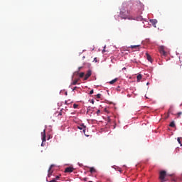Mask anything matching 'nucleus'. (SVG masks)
<instances>
[{"instance_id":"nucleus-1","label":"nucleus","mask_w":182,"mask_h":182,"mask_svg":"<svg viewBox=\"0 0 182 182\" xmlns=\"http://www.w3.org/2000/svg\"><path fill=\"white\" fill-rule=\"evenodd\" d=\"M166 176H167V172L166 171H161L159 173V179L161 180V181H166L164 178H166Z\"/></svg>"},{"instance_id":"nucleus-2","label":"nucleus","mask_w":182,"mask_h":182,"mask_svg":"<svg viewBox=\"0 0 182 182\" xmlns=\"http://www.w3.org/2000/svg\"><path fill=\"white\" fill-rule=\"evenodd\" d=\"M129 11L126 12V11H121L120 12V16L121 18H122V19H130V18H129Z\"/></svg>"},{"instance_id":"nucleus-3","label":"nucleus","mask_w":182,"mask_h":182,"mask_svg":"<svg viewBox=\"0 0 182 182\" xmlns=\"http://www.w3.org/2000/svg\"><path fill=\"white\" fill-rule=\"evenodd\" d=\"M42 134V144L41 146L43 147V144L46 143V134L45 133V129L43 130V132L41 133Z\"/></svg>"},{"instance_id":"nucleus-4","label":"nucleus","mask_w":182,"mask_h":182,"mask_svg":"<svg viewBox=\"0 0 182 182\" xmlns=\"http://www.w3.org/2000/svg\"><path fill=\"white\" fill-rule=\"evenodd\" d=\"M159 53H161V55H163L164 56H166V55H167V53H166V50H164V46H161L159 48Z\"/></svg>"},{"instance_id":"nucleus-5","label":"nucleus","mask_w":182,"mask_h":182,"mask_svg":"<svg viewBox=\"0 0 182 182\" xmlns=\"http://www.w3.org/2000/svg\"><path fill=\"white\" fill-rule=\"evenodd\" d=\"M91 76H92V70H90L86 73V75L84 77V80H87V79H89V77H90Z\"/></svg>"},{"instance_id":"nucleus-6","label":"nucleus","mask_w":182,"mask_h":182,"mask_svg":"<svg viewBox=\"0 0 182 182\" xmlns=\"http://www.w3.org/2000/svg\"><path fill=\"white\" fill-rule=\"evenodd\" d=\"M73 167H68L65 169V173H73Z\"/></svg>"},{"instance_id":"nucleus-7","label":"nucleus","mask_w":182,"mask_h":182,"mask_svg":"<svg viewBox=\"0 0 182 182\" xmlns=\"http://www.w3.org/2000/svg\"><path fill=\"white\" fill-rule=\"evenodd\" d=\"M78 129L80 130H82L83 133H86V127L85 125H80L78 126Z\"/></svg>"},{"instance_id":"nucleus-8","label":"nucleus","mask_w":182,"mask_h":182,"mask_svg":"<svg viewBox=\"0 0 182 182\" xmlns=\"http://www.w3.org/2000/svg\"><path fill=\"white\" fill-rule=\"evenodd\" d=\"M149 22L152 23V25L156 28V25L157 24V20L156 19H151L149 20Z\"/></svg>"},{"instance_id":"nucleus-9","label":"nucleus","mask_w":182,"mask_h":182,"mask_svg":"<svg viewBox=\"0 0 182 182\" xmlns=\"http://www.w3.org/2000/svg\"><path fill=\"white\" fill-rule=\"evenodd\" d=\"M146 59L147 60H149V62H151V63L153 62V59H151V56L149 55V53H146Z\"/></svg>"},{"instance_id":"nucleus-10","label":"nucleus","mask_w":182,"mask_h":182,"mask_svg":"<svg viewBox=\"0 0 182 182\" xmlns=\"http://www.w3.org/2000/svg\"><path fill=\"white\" fill-rule=\"evenodd\" d=\"M173 106H171L168 111V116H169L170 113H171V114H173Z\"/></svg>"},{"instance_id":"nucleus-11","label":"nucleus","mask_w":182,"mask_h":182,"mask_svg":"<svg viewBox=\"0 0 182 182\" xmlns=\"http://www.w3.org/2000/svg\"><path fill=\"white\" fill-rule=\"evenodd\" d=\"M52 167H53V165H51L48 169V177H50V176H52V171L50 170H52Z\"/></svg>"},{"instance_id":"nucleus-12","label":"nucleus","mask_w":182,"mask_h":182,"mask_svg":"<svg viewBox=\"0 0 182 182\" xmlns=\"http://www.w3.org/2000/svg\"><path fill=\"white\" fill-rule=\"evenodd\" d=\"M117 80H119L118 78H114V80H111V81L109 82V85H113L114 83H116V82H117Z\"/></svg>"},{"instance_id":"nucleus-13","label":"nucleus","mask_w":182,"mask_h":182,"mask_svg":"<svg viewBox=\"0 0 182 182\" xmlns=\"http://www.w3.org/2000/svg\"><path fill=\"white\" fill-rule=\"evenodd\" d=\"M90 172L92 174V173H96V169L94 167L90 168Z\"/></svg>"},{"instance_id":"nucleus-14","label":"nucleus","mask_w":182,"mask_h":182,"mask_svg":"<svg viewBox=\"0 0 182 182\" xmlns=\"http://www.w3.org/2000/svg\"><path fill=\"white\" fill-rule=\"evenodd\" d=\"M170 127H176V123L174 122V121H172L170 124H169Z\"/></svg>"},{"instance_id":"nucleus-15","label":"nucleus","mask_w":182,"mask_h":182,"mask_svg":"<svg viewBox=\"0 0 182 182\" xmlns=\"http://www.w3.org/2000/svg\"><path fill=\"white\" fill-rule=\"evenodd\" d=\"M137 82H140L141 80V74H139L136 77Z\"/></svg>"},{"instance_id":"nucleus-16","label":"nucleus","mask_w":182,"mask_h":182,"mask_svg":"<svg viewBox=\"0 0 182 182\" xmlns=\"http://www.w3.org/2000/svg\"><path fill=\"white\" fill-rule=\"evenodd\" d=\"M77 82H79V79H76L75 80L71 85H73V86L76 85V84L77 83Z\"/></svg>"},{"instance_id":"nucleus-17","label":"nucleus","mask_w":182,"mask_h":182,"mask_svg":"<svg viewBox=\"0 0 182 182\" xmlns=\"http://www.w3.org/2000/svg\"><path fill=\"white\" fill-rule=\"evenodd\" d=\"M139 46H140L139 45L137 46H131L130 48L131 49H134V48H139Z\"/></svg>"},{"instance_id":"nucleus-18","label":"nucleus","mask_w":182,"mask_h":182,"mask_svg":"<svg viewBox=\"0 0 182 182\" xmlns=\"http://www.w3.org/2000/svg\"><path fill=\"white\" fill-rule=\"evenodd\" d=\"M181 114H182V112H179L176 114V116H177V117H180V116H181Z\"/></svg>"},{"instance_id":"nucleus-19","label":"nucleus","mask_w":182,"mask_h":182,"mask_svg":"<svg viewBox=\"0 0 182 182\" xmlns=\"http://www.w3.org/2000/svg\"><path fill=\"white\" fill-rule=\"evenodd\" d=\"M83 76H85V73H80V77H83Z\"/></svg>"},{"instance_id":"nucleus-20","label":"nucleus","mask_w":182,"mask_h":182,"mask_svg":"<svg viewBox=\"0 0 182 182\" xmlns=\"http://www.w3.org/2000/svg\"><path fill=\"white\" fill-rule=\"evenodd\" d=\"M96 96H97V99H100V97H102L101 94H97Z\"/></svg>"},{"instance_id":"nucleus-21","label":"nucleus","mask_w":182,"mask_h":182,"mask_svg":"<svg viewBox=\"0 0 182 182\" xmlns=\"http://www.w3.org/2000/svg\"><path fill=\"white\" fill-rule=\"evenodd\" d=\"M177 140H178V142L179 143V144H181V139L180 137H178L177 139Z\"/></svg>"},{"instance_id":"nucleus-22","label":"nucleus","mask_w":182,"mask_h":182,"mask_svg":"<svg viewBox=\"0 0 182 182\" xmlns=\"http://www.w3.org/2000/svg\"><path fill=\"white\" fill-rule=\"evenodd\" d=\"M79 105H77V104H74L73 105V108L74 109H77V107H78Z\"/></svg>"},{"instance_id":"nucleus-23","label":"nucleus","mask_w":182,"mask_h":182,"mask_svg":"<svg viewBox=\"0 0 182 182\" xmlns=\"http://www.w3.org/2000/svg\"><path fill=\"white\" fill-rule=\"evenodd\" d=\"M105 49H106V46H105L104 49L102 50V53H105V52H106V50Z\"/></svg>"},{"instance_id":"nucleus-24","label":"nucleus","mask_w":182,"mask_h":182,"mask_svg":"<svg viewBox=\"0 0 182 182\" xmlns=\"http://www.w3.org/2000/svg\"><path fill=\"white\" fill-rule=\"evenodd\" d=\"M94 62L97 63V58H94Z\"/></svg>"},{"instance_id":"nucleus-25","label":"nucleus","mask_w":182,"mask_h":182,"mask_svg":"<svg viewBox=\"0 0 182 182\" xmlns=\"http://www.w3.org/2000/svg\"><path fill=\"white\" fill-rule=\"evenodd\" d=\"M93 93H94V91H93V90H92L90 92V95H93Z\"/></svg>"},{"instance_id":"nucleus-26","label":"nucleus","mask_w":182,"mask_h":182,"mask_svg":"<svg viewBox=\"0 0 182 182\" xmlns=\"http://www.w3.org/2000/svg\"><path fill=\"white\" fill-rule=\"evenodd\" d=\"M97 114H100V109H98V110L97 111Z\"/></svg>"},{"instance_id":"nucleus-27","label":"nucleus","mask_w":182,"mask_h":182,"mask_svg":"<svg viewBox=\"0 0 182 182\" xmlns=\"http://www.w3.org/2000/svg\"><path fill=\"white\" fill-rule=\"evenodd\" d=\"M49 182H58V181H56V179H53L52 181H50Z\"/></svg>"},{"instance_id":"nucleus-28","label":"nucleus","mask_w":182,"mask_h":182,"mask_svg":"<svg viewBox=\"0 0 182 182\" xmlns=\"http://www.w3.org/2000/svg\"><path fill=\"white\" fill-rule=\"evenodd\" d=\"M75 89H77V87H75L73 90L75 91Z\"/></svg>"},{"instance_id":"nucleus-29","label":"nucleus","mask_w":182,"mask_h":182,"mask_svg":"<svg viewBox=\"0 0 182 182\" xmlns=\"http://www.w3.org/2000/svg\"><path fill=\"white\" fill-rule=\"evenodd\" d=\"M58 116H62V112H59Z\"/></svg>"},{"instance_id":"nucleus-30","label":"nucleus","mask_w":182,"mask_h":182,"mask_svg":"<svg viewBox=\"0 0 182 182\" xmlns=\"http://www.w3.org/2000/svg\"><path fill=\"white\" fill-rule=\"evenodd\" d=\"M122 70H126V67H124V68H122Z\"/></svg>"},{"instance_id":"nucleus-31","label":"nucleus","mask_w":182,"mask_h":182,"mask_svg":"<svg viewBox=\"0 0 182 182\" xmlns=\"http://www.w3.org/2000/svg\"><path fill=\"white\" fill-rule=\"evenodd\" d=\"M78 69H79V70H80V69H82V67H80Z\"/></svg>"},{"instance_id":"nucleus-32","label":"nucleus","mask_w":182,"mask_h":182,"mask_svg":"<svg viewBox=\"0 0 182 182\" xmlns=\"http://www.w3.org/2000/svg\"><path fill=\"white\" fill-rule=\"evenodd\" d=\"M58 178H59V176H56V180H58Z\"/></svg>"},{"instance_id":"nucleus-33","label":"nucleus","mask_w":182,"mask_h":182,"mask_svg":"<svg viewBox=\"0 0 182 182\" xmlns=\"http://www.w3.org/2000/svg\"><path fill=\"white\" fill-rule=\"evenodd\" d=\"M82 58L85 59V56H83Z\"/></svg>"},{"instance_id":"nucleus-34","label":"nucleus","mask_w":182,"mask_h":182,"mask_svg":"<svg viewBox=\"0 0 182 182\" xmlns=\"http://www.w3.org/2000/svg\"><path fill=\"white\" fill-rule=\"evenodd\" d=\"M88 182H93V181H88Z\"/></svg>"},{"instance_id":"nucleus-35","label":"nucleus","mask_w":182,"mask_h":182,"mask_svg":"<svg viewBox=\"0 0 182 182\" xmlns=\"http://www.w3.org/2000/svg\"><path fill=\"white\" fill-rule=\"evenodd\" d=\"M84 180H85V181H86V178H85Z\"/></svg>"}]
</instances>
